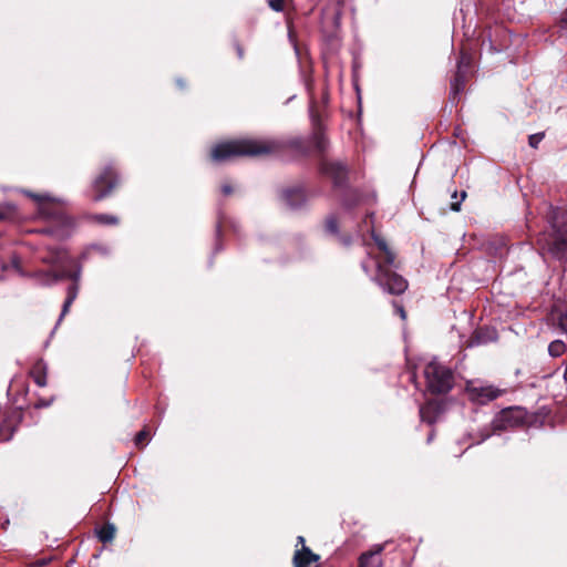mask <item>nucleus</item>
Here are the masks:
<instances>
[{"label": "nucleus", "instance_id": "obj_13", "mask_svg": "<svg viewBox=\"0 0 567 567\" xmlns=\"http://www.w3.org/2000/svg\"><path fill=\"white\" fill-rule=\"evenodd\" d=\"M384 550V545H375L373 550L361 554L359 557V567H382L381 553Z\"/></svg>", "mask_w": 567, "mask_h": 567}, {"label": "nucleus", "instance_id": "obj_41", "mask_svg": "<svg viewBox=\"0 0 567 567\" xmlns=\"http://www.w3.org/2000/svg\"><path fill=\"white\" fill-rule=\"evenodd\" d=\"M434 437V432L432 431L427 436V443H430Z\"/></svg>", "mask_w": 567, "mask_h": 567}, {"label": "nucleus", "instance_id": "obj_22", "mask_svg": "<svg viewBox=\"0 0 567 567\" xmlns=\"http://www.w3.org/2000/svg\"><path fill=\"white\" fill-rule=\"evenodd\" d=\"M565 343L560 340H555L553 342L549 343L548 346V353L554 357V358H557L559 355H561L565 351Z\"/></svg>", "mask_w": 567, "mask_h": 567}, {"label": "nucleus", "instance_id": "obj_44", "mask_svg": "<svg viewBox=\"0 0 567 567\" xmlns=\"http://www.w3.org/2000/svg\"><path fill=\"white\" fill-rule=\"evenodd\" d=\"M177 84H178L181 87H184V86H185L184 82H183L181 79H178V80H177Z\"/></svg>", "mask_w": 567, "mask_h": 567}, {"label": "nucleus", "instance_id": "obj_15", "mask_svg": "<svg viewBox=\"0 0 567 567\" xmlns=\"http://www.w3.org/2000/svg\"><path fill=\"white\" fill-rule=\"evenodd\" d=\"M79 284L72 282L66 289V298L63 302L62 311L58 320V324L62 321L63 317L69 312L70 307L74 302L79 293Z\"/></svg>", "mask_w": 567, "mask_h": 567}, {"label": "nucleus", "instance_id": "obj_47", "mask_svg": "<svg viewBox=\"0 0 567 567\" xmlns=\"http://www.w3.org/2000/svg\"><path fill=\"white\" fill-rule=\"evenodd\" d=\"M216 233H217V236H219V234H220V226L219 225L217 226Z\"/></svg>", "mask_w": 567, "mask_h": 567}, {"label": "nucleus", "instance_id": "obj_18", "mask_svg": "<svg viewBox=\"0 0 567 567\" xmlns=\"http://www.w3.org/2000/svg\"><path fill=\"white\" fill-rule=\"evenodd\" d=\"M326 230L329 234L337 236L342 245H344V246H349L350 245L351 237H349V236H341L339 234L338 221H337L334 216H329L327 218V220H326Z\"/></svg>", "mask_w": 567, "mask_h": 567}, {"label": "nucleus", "instance_id": "obj_9", "mask_svg": "<svg viewBox=\"0 0 567 567\" xmlns=\"http://www.w3.org/2000/svg\"><path fill=\"white\" fill-rule=\"evenodd\" d=\"M38 258L47 265L62 266L69 259V256L62 248L48 246L39 251Z\"/></svg>", "mask_w": 567, "mask_h": 567}, {"label": "nucleus", "instance_id": "obj_45", "mask_svg": "<svg viewBox=\"0 0 567 567\" xmlns=\"http://www.w3.org/2000/svg\"><path fill=\"white\" fill-rule=\"evenodd\" d=\"M49 403H45V401H42V403L37 404V406H48Z\"/></svg>", "mask_w": 567, "mask_h": 567}, {"label": "nucleus", "instance_id": "obj_26", "mask_svg": "<svg viewBox=\"0 0 567 567\" xmlns=\"http://www.w3.org/2000/svg\"><path fill=\"white\" fill-rule=\"evenodd\" d=\"M16 427H0V442H7L12 439Z\"/></svg>", "mask_w": 567, "mask_h": 567}, {"label": "nucleus", "instance_id": "obj_16", "mask_svg": "<svg viewBox=\"0 0 567 567\" xmlns=\"http://www.w3.org/2000/svg\"><path fill=\"white\" fill-rule=\"evenodd\" d=\"M465 74L463 71H456L451 81V100L455 102L465 87Z\"/></svg>", "mask_w": 567, "mask_h": 567}, {"label": "nucleus", "instance_id": "obj_17", "mask_svg": "<svg viewBox=\"0 0 567 567\" xmlns=\"http://www.w3.org/2000/svg\"><path fill=\"white\" fill-rule=\"evenodd\" d=\"M372 238L374 243L377 244L378 248L385 254V262L386 266L392 267L394 266L395 255L393 251L389 248L386 241L380 237L375 231H372Z\"/></svg>", "mask_w": 567, "mask_h": 567}, {"label": "nucleus", "instance_id": "obj_50", "mask_svg": "<svg viewBox=\"0 0 567 567\" xmlns=\"http://www.w3.org/2000/svg\"><path fill=\"white\" fill-rule=\"evenodd\" d=\"M496 430H504L505 427H502V426H498V427H495Z\"/></svg>", "mask_w": 567, "mask_h": 567}, {"label": "nucleus", "instance_id": "obj_6", "mask_svg": "<svg viewBox=\"0 0 567 567\" xmlns=\"http://www.w3.org/2000/svg\"><path fill=\"white\" fill-rule=\"evenodd\" d=\"M118 184V176L111 165L105 166L103 172L93 181L92 187L95 192L93 199L100 202L111 194Z\"/></svg>", "mask_w": 567, "mask_h": 567}, {"label": "nucleus", "instance_id": "obj_37", "mask_svg": "<svg viewBox=\"0 0 567 567\" xmlns=\"http://www.w3.org/2000/svg\"><path fill=\"white\" fill-rule=\"evenodd\" d=\"M361 266H362L363 271H364L367 275H370L369 262H368V261H362Z\"/></svg>", "mask_w": 567, "mask_h": 567}, {"label": "nucleus", "instance_id": "obj_28", "mask_svg": "<svg viewBox=\"0 0 567 567\" xmlns=\"http://www.w3.org/2000/svg\"><path fill=\"white\" fill-rule=\"evenodd\" d=\"M33 380L39 386H45L47 385V374L45 372H37L33 374Z\"/></svg>", "mask_w": 567, "mask_h": 567}, {"label": "nucleus", "instance_id": "obj_10", "mask_svg": "<svg viewBox=\"0 0 567 567\" xmlns=\"http://www.w3.org/2000/svg\"><path fill=\"white\" fill-rule=\"evenodd\" d=\"M281 198L284 203L293 210L301 208L307 202L305 189L301 186L284 189Z\"/></svg>", "mask_w": 567, "mask_h": 567}, {"label": "nucleus", "instance_id": "obj_14", "mask_svg": "<svg viewBox=\"0 0 567 567\" xmlns=\"http://www.w3.org/2000/svg\"><path fill=\"white\" fill-rule=\"evenodd\" d=\"M318 555H315L308 547L303 546L301 550H297L293 556L296 567H318Z\"/></svg>", "mask_w": 567, "mask_h": 567}, {"label": "nucleus", "instance_id": "obj_49", "mask_svg": "<svg viewBox=\"0 0 567 567\" xmlns=\"http://www.w3.org/2000/svg\"><path fill=\"white\" fill-rule=\"evenodd\" d=\"M564 378L567 380V369L565 370Z\"/></svg>", "mask_w": 567, "mask_h": 567}, {"label": "nucleus", "instance_id": "obj_23", "mask_svg": "<svg viewBox=\"0 0 567 567\" xmlns=\"http://www.w3.org/2000/svg\"><path fill=\"white\" fill-rule=\"evenodd\" d=\"M94 220L103 225H116L118 223L116 216L109 214H97L94 216Z\"/></svg>", "mask_w": 567, "mask_h": 567}, {"label": "nucleus", "instance_id": "obj_35", "mask_svg": "<svg viewBox=\"0 0 567 567\" xmlns=\"http://www.w3.org/2000/svg\"><path fill=\"white\" fill-rule=\"evenodd\" d=\"M395 308H396V312L400 315V317L402 319H405L406 315H405V310L402 306H399L396 303H394Z\"/></svg>", "mask_w": 567, "mask_h": 567}, {"label": "nucleus", "instance_id": "obj_43", "mask_svg": "<svg viewBox=\"0 0 567 567\" xmlns=\"http://www.w3.org/2000/svg\"><path fill=\"white\" fill-rule=\"evenodd\" d=\"M298 543L302 544V547L305 546V538L302 536L298 537Z\"/></svg>", "mask_w": 567, "mask_h": 567}, {"label": "nucleus", "instance_id": "obj_31", "mask_svg": "<svg viewBox=\"0 0 567 567\" xmlns=\"http://www.w3.org/2000/svg\"><path fill=\"white\" fill-rule=\"evenodd\" d=\"M465 197H466V192H462V193H461V199H460L458 202L452 203V204H451V209H452L453 212H460V209H461V203L465 199Z\"/></svg>", "mask_w": 567, "mask_h": 567}, {"label": "nucleus", "instance_id": "obj_51", "mask_svg": "<svg viewBox=\"0 0 567 567\" xmlns=\"http://www.w3.org/2000/svg\"><path fill=\"white\" fill-rule=\"evenodd\" d=\"M566 290H567V280L565 281Z\"/></svg>", "mask_w": 567, "mask_h": 567}, {"label": "nucleus", "instance_id": "obj_30", "mask_svg": "<svg viewBox=\"0 0 567 567\" xmlns=\"http://www.w3.org/2000/svg\"><path fill=\"white\" fill-rule=\"evenodd\" d=\"M431 408H432L431 405H426V406H422V408L420 409V415H421V417H422V421H423V422H426V423H429V424H432V423L436 422V420H432V419H430V417H427V416H426V413H427V411H429Z\"/></svg>", "mask_w": 567, "mask_h": 567}, {"label": "nucleus", "instance_id": "obj_33", "mask_svg": "<svg viewBox=\"0 0 567 567\" xmlns=\"http://www.w3.org/2000/svg\"><path fill=\"white\" fill-rule=\"evenodd\" d=\"M221 192L224 195H230L233 193V187L229 184H224L221 186Z\"/></svg>", "mask_w": 567, "mask_h": 567}, {"label": "nucleus", "instance_id": "obj_2", "mask_svg": "<svg viewBox=\"0 0 567 567\" xmlns=\"http://www.w3.org/2000/svg\"><path fill=\"white\" fill-rule=\"evenodd\" d=\"M549 229L539 234L537 243L543 251L560 259L567 254V225L560 208H550L548 213Z\"/></svg>", "mask_w": 567, "mask_h": 567}, {"label": "nucleus", "instance_id": "obj_19", "mask_svg": "<svg viewBox=\"0 0 567 567\" xmlns=\"http://www.w3.org/2000/svg\"><path fill=\"white\" fill-rule=\"evenodd\" d=\"M23 193L25 195H28L29 197H31L32 199H34L37 203H39V209H40L41 215H44V216L49 215V213L47 210V202L52 200V198L48 194L40 195V194L27 192V190H24Z\"/></svg>", "mask_w": 567, "mask_h": 567}, {"label": "nucleus", "instance_id": "obj_40", "mask_svg": "<svg viewBox=\"0 0 567 567\" xmlns=\"http://www.w3.org/2000/svg\"><path fill=\"white\" fill-rule=\"evenodd\" d=\"M561 22L565 27H567V10L563 14Z\"/></svg>", "mask_w": 567, "mask_h": 567}, {"label": "nucleus", "instance_id": "obj_11", "mask_svg": "<svg viewBox=\"0 0 567 567\" xmlns=\"http://www.w3.org/2000/svg\"><path fill=\"white\" fill-rule=\"evenodd\" d=\"M498 338L497 331L494 328L484 327L476 330L468 342V347H476L482 344H487L489 342L496 341Z\"/></svg>", "mask_w": 567, "mask_h": 567}, {"label": "nucleus", "instance_id": "obj_48", "mask_svg": "<svg viewBox=\"0 0 567 567\" xmlns=\"http://www.w3.org/2000/svg\"><path fill=\"white\" fill-rule=\"evenodd\" d=\"M220 249H221V247H220V246H218V245H216L215 250H216V251H218V250H220Z\"/></svg>", "mask_w": 567, "mask_h": 567}, {"label": "nucleus", "instance_id": "obj_32", "mask_svg": "<svg viewBox=\"0 0 567 567\" xmlns=\"http://www.w3.org/2000/svg\"><path fill=\"white\" fill-rule=\"evenodd\" d=\"M9 205H0V219H3L11 210Z\"/></svg>", "mask_w": 567, "mask_h": 567}, {"label": "nucleus", "instance_id": "obj_12", "mask_svg": "<svg viewBox=\"0 0 567 567\" xmlns=\"http://www.w3.org/2000/svg\"><path fill=\"white\" fill-rule=\"evenodd\" d=\"M31 277L39 286H52L65 279L66 274L64 271L41 270L32 274Z\"/></svg>", "mask_w": 567, "mask_h": 567}, {"label": "nucleus", "instance_id": "obj_29", "mask_svg": "<svg viewBox=\"0 0 567 567\" xmlns=\"http://www.w3.org/2000/svg\"><path fill=\"white\" fill-rule=\"evenodd\" d=\"M268 6L276 12L284 11V0H269Z\"/></svg>", "mask_w": 567, "mask_h": 567}, {"label": "nucleus", "instance_id": "obj_21", "mask_svg": "<svg viewBox=\"0 0 567 567\" xmlns=\"http://www.w3.org/2000/svg\"><path fill=\"white\" fill-rule=\"evenodd\" d=\"M152 439V433L147 429L141 430L138 433L134 436V444L136 447H144L148 444V442Z\"/></svg>", "mask_w": 567, "mask_h": 567}, {"label": "nucleus", "instance_id": "obj_20", "mask_svg": "<svg viewBox=\"0 0 567 567\" xmlns=\"http://www.w3.org/2000/svg\"><path fill=\"white\" fill-rule=\"evenodd\" d=\"M114 536H115V527L112 524L104 525L97 530V538L102 543H109V542L113 540Z\"/></svg>", "mask_w": 567, "mask_h": 567}, {"label": "nucleus", "instance_id": "obj_7", "mask_svg": "<svg viewBox=\"0 0 567 567\" xmlns=\"http://www.w3.org/2000/svg\"><path fill=\"white\" fill-rule=\"evenodd\" d=\"M528 413L523 406H508L498 412L492 425H530Z\"/></svg>", "mask_w": 567, "mask_h": 567}, {"label": "nucleus", "instance_id": "obj_3", "mask_svg": "<svg viewBox=\"0 0 567 567\" xmlns=\"http://www.w3.org/2000/svg\"><path fill=\"white\" fill-rule=\"evenodd\" d=\"M427 389L432 393H447L453 388V373L450 369L441 365L436 361H431L424 368Z\"/></svg>", "mask_w": 567, "mask_h": 567}, {"label": "nucleus", "instance_id": "obj_39", "mask_svg": "<svg viewBox=\"0 0 567 567\" xmlns=\"http://www.w3.org/2000/svg\"><path fill=\"white\" fill-rule=\"evenodd\" d=\"M491 435H492L491 433L483 434L481 440L476 441L475 443L478 444V443L483 442L485 439L489 437Z\"/></svg>", "mask_w": 567, "mask_h": 567}, {"label": "nucleus", "instance_id": "obj_34", "mask_svg": "<svg viewBox=\"0 0 567 567\" xmlns=\"http://www.w3.org/2000/svg\"><path fill=\"white\" fill-rule=\"evenodd\" d=\"M41 233L52 235V236H58V237L60 236L59 231L54 230L53 228H43L41 230Z\"/></svg>", "mask_w": 567, "mask_h": 567}, {"label": "nucleus", "instance_id": "obj_24", "mask_svg": "<svg viewBox=\"0 0 567 567\" xmlns=\"http://www.w3.org/2000/svg\"><path fill=\"white\" fill-rule=\"evenodd\" d=\"M470 64H471V56L467 53L462 52L460 60L457 61V70L456 71H463L464 73H466L470 68Z\"/></svg>", "mask_w": 567, "mask_h": 567}, {"label": "nucleus", "instance_id": "obj_4", "mask_svg": "<svg viewBox=\"0 0 567 567\" xmlns=\"http://www.w3.org/2000/svg\"><path fill=\"white\" fill-rule=\"evenodd\" d=\"M377 272L372 277L379 287L390 295H401L408 288V281L389 267L375 262Z\"/></svg>", "mask_w": 567, "mask_h": 567}, {"label": "nucleus", "instance_id": "obj_5", "mask_svg": "<svg viewBox=\"0 0 567 567\" xmlns=\"http://www.w3.org/2000/svg\"><path fill=\"white\" fill-rule=\"evenodd\" d=\"M465 391L468 399L476 404L484 405L505 394L506 390L480 380L466 382Z\"/></svg>", "mask_w": 567, "mask_h": 567}, {"label": "nucleus", "instance_id": "obj_25", "mask_svg": "<svg viewBox=\"0 0 567 567\" xmlns=\"http://www.w3.org/2000/svg\"><path fill=\"white\" fill-rule=\"evenodd\" d=\"M545 133L539 132L528 136V144L533 148H537L539 143L543 141Z\"/></svg>", "mask_w": 567, "mask_h": 567}, {"label": "nucleus", "instance_id": "obj_1", "mask_svg": "<svg viewBox=\"0 0 567 567\" xmlns=\"http://www.w3.org/2000/svg\"><path fill=\"white\" fill-rule=\"evenodd\" d=\"M277 144L271 141L234 140L216 144L210 153L212 161L224 163L240 156H257L275 151Z\"/></svg>", "mask_w": 567, "mask_h": 567}, {"label": "nucleus", "instance_id": "obj_27", "mask_svg": "<svg viewBox=\"0 0 567 567\" xmlns=\"http://www.w3.org/2000/svg\"><path fill=\"white\" fill-rule=\"evenodd\" d=\"M63 271L66 274L65 279L69 278L73 282H76V284L80 282L81 274H82V269H81L80 266L74 271H72V272H69V271H65V270H63Z\"/></svg>", "mask_w": 567, "mask_h": 567}, {"label": "nucleus", "instance_id": "obj_8", "mask_svg": "<svg viewBox=\"0 0 567 567\" xmlns=\"http://www.w3.org/2000/svg\"><path fill=\"white\" fill-rule=\"evenodd\" d=\"M322 172L329 176L336 186H343L348 169L341 162H323L321 166Z\"/></svg>", "mask_w": 567, "mask_h": 567}, {"label": "nucleus", "instance_id": "obj_38", "mask_svg": "<svg viewBox=\"0 0 567 567\" xmlns=\"http://www.w3.org/2000/svg\"><path fill=\"white\" fill-rule=\"evenodd\" d=\"M236 50H237V53H238L239 59H241V58H243V55H244L243 48H241L240 45H237V47H236Z\"/></svg>", "mask_w": 567, "mask_h": 567}, {"label": "nucleus", "instance_id": "obj_46", "mask_svg": "<svg viewBox=\"0 0 567 567\" xmlns=\"http://www.w3.org/2000/svg\"><path fill=\"white\" fill-rule=\"evenodd\" d=\"M49 403H45V401H42V403L37 404V406H48Z\"/></svg>", "mask_w": 567, "mask_h": 567}, {"label": "nucleus", "instance_id": "obj_42", "mask_svg": "<svg viewBox=\"0 0 567 567\" xmlns=\"http://www.w3.org/2000/svg\"><path fill=\"white\" fill-rule=\"evenodd\" d=\"M38 369H41V370H44L45 369V365L44 363L42 362H39L38 365H37Z\"/></svg>", "mask_w": 567, "mask_h": 567}, {"label": "nucleus", "instance_id": "obj_36", "mask_svg": "<svg viewBox=\"0 0 567 567\" xmlns=\"http://www.w3.org/2000/svg\"><path fill=\"white\" fill-rule=\"evenodd\" d=\"M317 146H318V148H320V150H323V148H324V146H326V142H324L323 137H318Z\"/></svg>", "mask_w": 567, "mask_h": 567}]
</instances>
